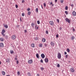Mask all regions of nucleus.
<instances>
[{
  "label": "nucleus",
  "mask_w": 76,
  "mask_h": 76,
  "mask_svg": "<svg viewBox=\"0 0 76 76\" xmlns=\"http://www.w3.org/2000/svg\"><path fill=\"white\" fill-rule=\"evenodd\" d=\"M57 57L58 58V59H60L61 58V56L60 53H58Z\"/></svg>",
  "instance_id": "nucleus-1"
},
{
  "label": "nucleus",
  "mask_w": 76,
  "mask_h": 76,
  "mask_svg": "<svg viewBox=\"0 0 76 76\" xmlns=\"http://www.w3.org/2000/svg\"><path fill=\"white\" fill-rule=\"evenodd\" d=\"M65 20L66 22H68L69 23H70V20H69L68 18H66Z\"/></svg>",
  "instance_id": "nucleus-2"
},
{
  "label": "nucleus",
  "mask_w": 76,
  "mask_h": 76,
  "mask_svg": "<svg viewBox=\"0 0 76 76\" xmlns=\"http://www.w3.org/2000/svg\"><path fill=\"white\" fill-rule=\"evenodd\" d=\"M16 36L14 35H12L11 37V38L12 39H13V40H14V39H16Z\"/></svg>",
  "instance_id": "nucleus-3"
},
{
  "label": "nucleus",
  "mask_w": 76,
  "mask_h": 76,
  "mask_svg": "<svg viewBox=\"0 0 76 76\" xmlns=\"http://www.w3.org/2000/svg\"><path fill=\"white\" fill-rule=\"evenodd\" d=\"M33 62V61L32 59H30L28 61V64H31V63H32V62Z\"/></svg>",
  "instance_id": "nucleus-4"
},
{
  "label": "nucleus",
  "mask_w": 76,
  "mask_h": 76,
  "mask_svg": "<svg viewBox=\"0 0 76 76\" xmlns=\"http://www.w3.org/2000/svg\"><path fill=\"white\" fill-rule=\"evenodd\" d=\"M41 57L42 58H45V55L43 53H42L41 54Z\"/></svg>",
  "instance_id": "nucleus-5"
},
{
  "label": "nucleus",
  "mask_w": 76,
  "mask_h": 76,
  "mask_svg": "<svg viewBox=\"0 0 76 76\" xmlns=\"http://www.w3.org/2000/svg\"><path fill=\"white\" fill-rule=\"evenodd\" d=\"M49 23L51 25H54V22L52 21H50L49 22Z\"/></svg>",
  "instance_id": "nucleus-6"
},
{
  "label": "nucleus",
  "mask_w": 76,
  "mask_h": 76,
  "mask_svg": "<svg viewBox=\"0 0 76 76\" xmlns=\"http://www.w3.org/2000/svg\"><path fill=\"white\" fill-rule=\"evenodd\" d=\"M6 63H10V59L9 58H7L6 60Z\"/></svg>",
  "instance_id": "nucleus-7"
},
{
  "label": "nucleus",
  "mask_w": 76,
  "mask_h": 76,
  "mask_svg": "<svg viewBox=\"0 0 76 76\" xmlns=\"http://www.w3.org/2000/svg\"><path fill=\"white\" fill-rule=\"evenodd\" d=\"M4 47V44H3V43H1L0 44V47L2 48V47Z\"/></svg>",
  "instance_id": "nucleus-8"
},
{
  "label": "nucleus",
  "mask_w": 76,
  "mask_h": 76,
  "mask_svg": "<svg viewBox=\"0 0 76 76\" xmlns=\"http://www.w3.org/2000/svg\"><path fill=\"white\" fill-rule=\"evenodd\" d=\"M70 70L71 72H75V69H74L73 68H71L70 69Z\"/></svg>",
  "instance_id": "nucleus-9"
},
{
  "label": "nucleus",
  "mask_w": 76,
  "mask_h": 76,
  "mask_svg": "<svg viewBox=\"0 0 76 76\" xmlns=\"http://www.w3.org/2000/svg\"><path fill=\"white\" fill-rule=\"evenodd\" d=\"M45 63H48V58H45Z\"/></svg>",
  "instance_id": "nucleus-10"
},
{
  "label": "nucleus",
  "mask_w": 76,
  "mask_h": 76,
  "mask_svg": "<svg viewBox=\"0 0 76 76\" xmlns=\"http://www.w3.org/2000/svg\"><path fill=\"white\" fill-rule=\"evenodd\" d=\"M72 15L73 16H76V12L75 11H73L72 13Z\"/></svg>",
  "instance_id": "nucleus-11"
},
{
  "label": "nucleus",
  "mask_w": 76,
  "mask_h": 76,
  "mask_svg": "<svg viewBox=\"0 0 76 76\" xmlns=\"http://www.w3.org/2000/svg\"><path fill=\"white\" fill-rule=\"evenodd\" d=\"M36 56L37 58H39V54H38V53H37Z\"/></svg>",
  "instance_id": "nucleus-12"
},
{
  "label": "nucleus",
  "mask_w": 76,
  "mask_h": 76,
  "mask_svg": "<svg viewBox=\"0 0 76 76\" xmlns=\"http://www.w3.org/2000/svg\"><path fill=\"white\" fill-rule=\"evenodd\" d=\"M2 74L3 75H5V74H6V73L4 71H2Z\"/></svg>",
  "instance_id": "nucleus-13"
},
{
  "label": "nucleus",
  "mask_w": 76,
  "mask_h": 76,
  "mask_svg": "<svg viewBox=\"0 0 76 76\" xmlns=\"http://www.w3.org/2000/svg\"><path fill=\"white\" fill-rule=\"evenodd\" d=\"M50 44H51V45H52V46H54V43H53V42H51Z\"/></svg>",
  "instance_id": "nucleus-14"
},
{
  "label": "nucleus",
  "mask_w": 76,
  "mask_h": 76,
  "mask_svg": "<svg viewBox=\"0 0 76 76\" xmlns=\"http://www.w3.org/2000/svg\"><path fill=\"white\" fill-rule=\"evenodd\" d=\"M6 32V31H5L4 29H3L1 32V34H4V32Z\"/></svg>",
  "instance_id": "nucleus-15"
},
{
  "label": "nucleus",
  "mask_w": 76,
  "mask_h": 76,
  "mask_svg": "<svg viewBox=\"0 0 76 76\" xmlns=\"http://www.w3.org/2000/svg\"><path fill=\"white\" fill-rule=\"evenodd\" d=\"M42 42H45L46 39L45 38H43L42 40Z\"/></svg>",
  "instance_id": "nucleus-16"
},
{
  "label": "nucleus",
  "mask_w": 76,
  "mask_h": 76,
  "mask_svg": "<svg viewBox=\"0 0 76 76\" xmlns=\"http://www.w3.org/2000/svg\"><path fill=\"white\" fill-rule=\"evenodd\" d=\"M27 74L28 76H31V74L29 72H28Z\"/></svg>",
  "instance_id": "nucleus-17"
},
{
  "label": "nucleus",
  "mask_w": 76,
  "mask_h": 76,
  "mask_svg": "<svg viewBox=\"0 0 76 76\" xmlns=\"http://www.w3.org/2000/svg\"><path fill=\"white\" fill-rule=\"evenodd\" d=\"M4 28H8V26H7V25H5L4 26Z\"/></svg>",
  "instance_id": "nucleus-18"
},
{
  "label": "nucleus",
  "mask_w": 76,
  "mask_h": 76,
  "mask_svg": "<svg viewBox=\"0 0 76 76\" xmlns=\"http://www.w3.org/2000/svg\"><path fill=\"white\" fill-rule=\"evenodd\" d=\"M0 40L1 41H4V40H3V38H0Z\"/></svg>",
  "instance_id": "nucleus-19"
},
{
  "label": "nucleus",
  "mask_w": 76,
  "mask_h": 76,
  "mask_svg": "<svg viewBox=\"0 0 76 76\" xmlns=\"http://www.w3.org/2000/svg\"><path fill=\"white\" fill-rule=\"evenodd\" d=\"M31 46L32 47H35L34 44L33 43L32 44H31Z\"/></svg>",
  "instance_id": "nucleus-20"
},
{
  "label": "nucleus",
  "mask_w": 76,
  "mask_h": 76,
  "mask_svg": "<svg viewBox=\"0 0 76 76\" xmlns=\"http://www.w3.org/2000/svg\"><path fill=\"white\" fill-rule=\"evenodd\" d=\"M65 9L66 10H68V7H67V6H66V7H65Z\"/></svg>",
  "instance_id": "nucleus-21"
},
{
  "label": "nucleus",
  "mask_w": 76,
  "mask_h": 76,
  "mask_svg": "<svg viewBox=\"0 0 76 76\" xmlns=\"http://www.w3.org/2000/svg\"><path fill=\"white\" fill-rule=\"evenodd\" d=\"M36 12H37V13H38V8H36Z\"/></svg>",
  "instance_id": "nucleus-22"
},
{
  "label": "nucleus",
  "mask_w": 76,
  "mask_h": 76,
  "mask_svg": "<svg viewBox=\"0 0 76 76\" xmlns=\"http://www.w3.org/2000/svg\"><path fill=\"white\" fill-rule=\"evenodd\" d=\"M67 51L68 53H69V52H70V49H69V48H68L67 49Z\"/></svg>",
  "instance_id": "nucleus-23"
},
{
  "label": "nucleus",
  "mask_w": 76,
  "mask_h": 76,
  "mask_svg": "<svg viewBox=\"0 0 76 76\" xmlns=\"http://www.w3.org/2000/svg\"><path fill=\"white\" fill-rule=\"evenodd\" d=\"M10 52L11 54H13V53H14V52H13V50H10Z\"/></svg>",
  "instance_id": "nucleus-24"
},
{
  "label": "nucleus",
  "mask_w": 76,
  "mask_h": 76,
  "mask_svg": "<svg viewBox=\"0 0 76 76\" xmlns=\"http://www.w3.org/2000/svg\"><path fill=\"white\" fill-rule=\"evenodd\" d=\"M42 47V44H40L39 45V47Z\"/></svg>",
  "instance_id": "nucleus-25"
},
{
  "label": "nucleus",
  "mask_w": 76,
  "mask_h": 76,
  "mask_svg": "<svg viewBox=\"0 0 76 76\" xmlns=\"http://www.w3.org/2000/svg\"><path fill=\"white\" fill-rule=\"evenodd\" d=\"M71 39H72V40H73V39H75V37H74V36H72L71 37Z\"/></svg>",
  "instance_id": "nucleus-26"
},
{
  "label": "nucleus",
  "mask_w": 76,
  "mask_h": 76,
  "mask_svg": "<svg viewBox=\"0 0 76 76\" xmlns=\"http://www.w3.org/2000/svg\"><path fill=\"white\" fill-rule=\"evenodd\" d=\"M20 26H19V25H18L17 26H16V28H19Z\"/></svg>",
  "instance_id": "nucleus-27"
},
{
  "label": "nucleus",
  "mask_w": 76,
  "mask_h": 76,
  "mask_svg": "<svg viewBox=\"0 0 76 76\" xmlns=\"http://www.w3.org/2000/svg\"><path fill=\"white\" fill-rule=\"evenodd\" d=\"M31 12L29 11L28 12V15H31Z\"/></svg>",
  "instance_id": "nucleus-28"
},
{
  "label": "nucleus",
  "mask_w": 76,
  "mask_h": 76,
  "mask_svg": "<svg viewBox=\"0 0 76 76\" xmlns=\"http://www.w3.org/2000/svg\"><path fill=\"white\" fill-rule=\"evenodd\" d=\"M40 69L41 70H42H42H44V68L41 67L40 68Z\"/></svg>",
  "instance_id": "nucleus-29"
},
{
  "label": "nucleus",
  "mask_w": 76,
  "mask_h": 76,
  "mask_svg": "<svg viewBox=\"0 0 76 76\" xmlns=\"http://www.w3.org/2000/svg\"><path fill=\"white\" fill-rule=\"evenodd\" d=\"M65 12L66 13V15H68V12L67 11H65Z\"/></svg>",
  "instance_id": "nucleus-30"
},
{
  "label": "nucleus",
  "mask_w": 76,
  "mask_h": 76,
  "mask_svg": "<svg viewBox=\"0 0 76 76\" xmlns=\"http://www.w3.org/2000/svg\"><path fill=\"white\" fill-rule=\"evenodd\" d=\"M5 38H6V39H7V38H8V36L7 35H6L5 36Z\"/></svg>",
  "instance_id": "nucleus-31"
},
{
  "label": "nucleus",
  "mask_w": 76,
  "mask_h": 76,
  "mask_svg": "<svg viewBox=\"0 0 76 76\" xmlns=\"http://www.w3.org/2000/svg\"><path fill=\"white\" fill-rule=\"evenodd\" d=\"M64 0H61V3H63Z\"/></svg>",
  "instance_id": "nucleus-32"
},
{
  "label": "nucleus",
  "mask_w": 76,
  "mask_h": 76,
  "mask_svg": "<svg viewBox=\"0 0 76 76\" xmlns=\"http://www.w3.org/2000/svg\"><path fill=\"white\" fill-rule=\"evenodd\" d=\"M37 23L38 24H39L40 23V22H39V21L38 20L37 21Z\"/></svg>",
  "instance_id": "nucleus-33"
},
{
  "label": "nucleus",
  "mask_w": 76,
  "mask_h": 76,
  "mask_svg": "<svg viewBox=\"0 0 76 76\" xmlns=\"http://www.w3.org/2000/svg\"><path fill=\"white\" fill-rule=\"evenodd\" d=\"M47 45H48V44H47L46 43H45V47H47Z\"/></svg>",
  "instance_id": "nucleus-34"
},
{
  "label": "nucleus",
  "mask_w": 76,
  "mask_h": 76,
  "mask_svg": "<svg viewBox=\"0 0 76 76\" xmlns=\"http://www.w3.org/2000/svg\"><path fill=\"white\" fill-rule=\"evenodd\" d=\"M17 74H18V75H20V72H19L18 71L17 72Z\"/></svg>",
  "instance_id": "nucleus-35"
},
{
  "label": "nucleus",
  "mask_w": 76,
  "mask_h": 76,
  "mask_svg": "<svg viewBox=\"0 0 76 76\" xmlns=\"http://www.w3.org/2000/svg\"><path fill=\"white\" fill-rule=\"evenodd\" d=\"M68 57V55H65V57L66 58H67Z\"/></svg>",
  "instance_id": "nucleus-36"
},
{
  "label": "nucleus",
  "mask_w": 76,
  "mask_h": 76,
  "mask_svg": "<svg viewBox=\"0 0 76 76\" xmlns=\"http://www.w3.org/2000/svg\"><path fill=\"white\" fill-rule=\"evenodd\" d=\"M43 5L44 6H45H45H46V4H45V3H44Z\"/></svg>",
  "instance_id": "nucleus-37"
},
{
  "label": "nucleus",
  "mask_w": 76,
  "mask_h": 76,
  "mask_svg": "<svg viewBox=\"0 0 76 76\" xmlns=\"http://www.w3.org/2000/svg\"><path fill=\"white\" fill-rule=\"evenodd\" d=\"M57 22H58V23H59V20H58V19H57Z\"/></svg>",
  "instance_id": "nucleus-38"
},
{
  "label": "nucleus",
  "mask_w": 76,
  "mask_h": 76,
  "mask_svg": "<svg viewBox=\"0 0 76 76\" xmlns=\"http://www.w3.org/2000/svg\"><path fill=\"white\" fill-rule=\"evenodd\" d=\"M40 62L41 63H43V60H42V59H41V60H40Z\"/></svg>",
  "instance_id": "nucleus-39"
},
{
  "label": "nucleus",
  "mask_w": 76,
  "mask_h": 76,
  "mask_svg": "<svg viewBox=\"0 0 76 76\" xmlns=\"http://www.w3.org/2000/svg\"><path fill=\"white\" fill-rule=\"evenodd\" d=\"M31 26H34V24L33 23H32L31 24Z\"/></svg>",
  "instance_id": "nucleus-40"
},
{
  "label": "nucleus",
  "mask_w": 76,
  "mask_h": 76,
  "mask_svg": "<svg viewBox=\"0 0 76 76\" xmlns=\"http://www.w3.org/2000/svg\"><path fill=\"white\" fill-rule=\"evenodd\" d=\"M70 6L72 7H73V6H74V5H73V4H70Z\"/></svg>",
  "instance_id": "nucleus-41"
},
{
  "label": "nucleus",
  "mask_w": 76,
  "mask_h": 76,
  "mask_svg": "<svg viewBox=\"0 0 76 76\" xmlns=\"http://www.w3.org/2000/svg\"><path fill=\"white\" fill-rule=\"evenodd\" d=\"M57 67H60V64H58L57 65Z\"/></svg>",
  "instance_id": "nucleus-42"
},
{
  "label": "nucleus",
  "mask_w": 76,
  "mask_h": 76,
  "mask_svg": "<svg viewBox=\"0 0 76 76\" xmlns=\"http://www.w3.org/2000/svg\"><path fill=\"white\" fill-rule=\"evenodd\" d=\"M15 7L16 8H18V5H16Z\"/></svg>",
  "instance_id": "nucleus-43"
},
{
  "label": "nucleus",
  "mask_w": 76,
  "mask_h": 76,
  "mask_svg": "<svg viewBox=\"0 0 76 76\" xmlns=\"http://www.w3.org/2000/svg\"><path fill=\"white\" fill-rule=\"evenodd\" d=\"M16 63L17 64H19V61H17Z\"/></svg>",
  "instance_id": "nucleus-44"
},
{
  "label": "nucleus",
  "mask_w": 76,
  "mask_h": 76,
  "mask_svg": "<svg viewBox=\"0 0 76 76\" xmlns=\"http://www.w3.org/2000/svg\"><path fill=\"white\" fill-rule=\"evenodd\" d=\"M22 16H25V15L23 13L22 14Z\"/></svg>",
  "instance_id": "nucleus-45"
},
{
  "label": "nucleus",
  "mask_w": 76,
  "mask_h": 76,
  "mask_svg": "<svg viewBox=\"0 0 76 76\" xmlns=\"http://www.w3.org/2000/svg\"><path fill=\"white\" fill-rule=\"evenodd\" d=\"M27 11H29L30 10V8H28L27 10Z\"/></svg>",
  "instance_id": "nucleus-46"
},
{
  "label": "nucleus",
  "mask_w": 76,
  "mask_h": 76,
  "mask_svg": "<svg viewBox=\"0 0 76 76\" xmlns=\"http://www.w3.org/2000/svg\"><path fill=\"white\" fill-rule=\"evenodd\" d=\"M1 34L3 35V36H4V37L5 36V34H4V33H1Z\"/></svg>",
  "instance_id": "nucleus-47"
},
{
  "label": "nucleus",
  "mask_w": 76,
  "mask_h": 76,
  "mask_svg": "<svg viewBox=\"0 0 76 76\" xmlns=\"http://www.w3.org/2000/svg\"><path fill=\"white\" fill-rule=\"evenodd\" d=\"M46 33L47 34H48V32L47 31H46Z\"/></svg>",
  "instance_id": "nucleus-48"
},
{
  "label": "nucleus",
  "mask_w": 76,
  "mask_h": 76,
  "mask_svg": "<svg viewBox=\"0 0 76 76\" xmlns=\"http://www.w3.org/2000/svg\"><path fill=\"white\" fill-rule=\"evenodd\" d=\"M56 38H58V34L56 35Z\"/></svg>",
  "instance_id": "nucleus-49"
},
{
  "label": "nucleus",
  "mask_w": 76,
  "mask_h": 76,
  "mask_svg": "<svg viewBox=\"0 0 76 76\" xmlns=\"http://www.w3.org/2000/svg\"><path fill=\"white\" fill-rule=\"evenodd\" d=\"M59 29H60V30H61V29H62V27H60L59 28Z\"/></svg>",
  "instance_id": "nucleus-50"
},
{
  "label": "nucleus",
  "mask_w": 76,
  "mask_h": 76,
  "mask_svg": "<svg viewBox=\"0 0 76 76\" xmlns=\"http://www.w3.org/2000/svg\"><path fill=\"white\" fill-rule=\"evenodd\" d=\"M35 40H38V37H36L35 38Z\"/></svg>",
  "instance_id": "nucleus-51"
},
{
  "label": "nucleus",
  "mask_w": 76,
  "mask_h": 76,
  "mask_svg": "<svg viewBox=\"0 0 76 76\" xmlns=\"http://www.w3.org/2000/svg\"><path fill=\"white\" fill-rule=\"evenodd\" d=\"M64 54H65V55L67 54V52H64Z\"/></svg>",
  "instance_id": "nucleus-52"
},
{
  "label": "nucleus",
  "mask_w": 76,
  "mask_h": 76,
  "mask_svg": "<svg viewBox=\"0 0 76 76\" xmlns=\"http://www.w3.org/2000/svg\"><path fill=\"white\" fill-rule=\"evenodd\" d=\"M22 3H24V2H25V1L24 0H22Z\"/></svg>",
  "instance_id": "nucleus-53"
},
{
  "label": "nucleus",
  "mask_w": 76,
  "mask_h": 76,
  "mask_svg": "<svg viewBox=\"0 0 76 76\" xmlns=\"http://www.w3.org/2000/svg\"><path fill=\"white\" fill-rule=\"evenodd\" d=\"M25 32L26 33V32H27V30H25Z\"/></svg>",
  "instance_id": "nucleus-54"
},
{
  "label": "nucleus",
  "mask_w": 76,
  "mask_h": 76,
  "mask_svg": "<svg viewBox=\"0 0 76 76\" xmlns=\"http://www.w3.org/2000/svg\"><path fill=\"white\" fill-rule=\"evenodd\" d=\"M15 60H18V58H15Z\"/></svg>",
  "instance_id": "nucleus-55"
},
{
  "label": "nucleus",
  "mask_w": 76,
  "mask_h": 76,
  "mask_svg": "<svg viewBox=\"0 0 76 76\" xmlns=\"http://www.w3.org/2000/svg\"><path fill=\"white\" fill-rule=\"evenodd\" d=\"M57 0H55V1L56 3H57Z\"/></svg>",
  "instance_id": "nucleus-56"
},
{
  "label": "nucleus",
  "mask_w": 76,
  "mask_h": 76,
  "mask_svg": "<svg viewBox=\"0 0 76 76\" xmlns=\"http://www.w3.org/2000/svg\"><path fill=\"white\" fill-rule=\"evenodd\" d=\"M73 30L74 32H75V28H73Z\"/></svg>",
  "instance_id": "nucleus-57"
},
{
  "label": "nucleus",
  "mask_w": 76,
  "mask_h": 76,
  "mask_svg": "<svg viewBox=\"0 0 76 76\" xmlns=\"http://www.w3.org/2000/svg\"><path fill=\"white\" fill-rule=\"evenodd\" d=\"M52 4H53L52 2H50V4H51V5H52Z\"/></svg>",
  "instance_id": "nucleus-58"
},
{
  "label": "nucleus",
  "mask_w": 76,
  "mask_h": 76,
  "mask_svg": "<svg viewBox=\"0 0 76 76\" xmlns=\"http://www.w3.org/2000/svg\"><path fill=\"white\" fill-rule=\"evenodd\" d=\"M41 6L42 8V9H43V7H42V5H41Z\"/></svg>",
  "instance_id": "nucleus-59"
},
{
  "label": "nucleus",
  "mask_w": 76,
  "mask_h": 76,
  "mask_svg": "<svg viewBox=\"0 0 76 76\" xmlns=\"http://www.w3.org/2000/svg\"><path fill=\"white\" fill-rule=\"evenodd\" d=\"M37 76H39V74H37Z\"/></svg>",
  "instance_id": "nucleus-60"
},
{
  "label": "nucleus",
  "mask_w": 76,
  "mask_h": 76,
  "mask_svg": "<svg viewBox=\"0 0 76 76\" xmlns=\"http://www.w3.org/2000/svg\"><path fill=\"white\" fill-rule=\"evenodd\" d=\"M39 28V27H37V29H38V28Z\"/></svg>",
  "instance_id": "nucleus-61"
},
{
  "label": "nucleus",
  "mask_w": 76,
  "mask_h": 76,
  "mask_svg": "<svg viewBox=\"0 0 76 76\" xmlns=\"http://www.w3.org/2000/svg\"><path fill=\"white\" fill-rule=\"evenodd\" d=\"M20 20L21 22H22V20H21V18H20Z\"/></svg>",
  "instance_id": "nucleus-62"
},
{
  "label": "nucleus",
  "mask_w": 76,
  "mask_h": 76,
  "mask_svg": "<svg viewBox=\"0 0 76 76\" xmlns=\"http://www.w3.org/2000/svg\"><path fill=\"white\" fill-rule=\"evenodd\" d=\"M37 26V25L35 26V28H36Z\"/></svg>",
  "instance_id": "nucleus-63"
},
{
  "label": "nucleus",
  "mask_w": 76,
  "mask_h": 76,
  "mask_svg": "<svg viewBox=\"0 0 76 76\" xmlns=\"http://www.w3.org/2000/svg\"><path fill=\"white\" fill-rule=\"evenodd\" d=\"M7 76H10V75H7Z\"/></svg>",
  "instance_id": "nucleus-64"
}]
</instances>
